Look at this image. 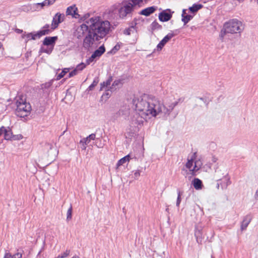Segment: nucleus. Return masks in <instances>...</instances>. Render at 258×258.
I'll return each instance as SVG.
<instances>
[{
    "label": "nucleus",
    "mask_w": 258,
    "mask_h": 258,
    "mask_svg": "<svg viewBox=\"0 0 258 258\" xmlns=\"http://www.w3.org/2000/svg\"><path fill=\"white\" fill-rule=\"evenodd\" d=\"M81 145H82V146H81V148L82 150H86V145L87 144H86L85 143H80Z\"/></svg>",
    "instance_id": "obj_53"
},
{
    "label": "nucleus",
    "mask_w": 258,
    "mask_h": 258,
    "mask_svg": "<svg viewBox=\"0 0 258 258\" xmlns=\"http://www.w3.org/2000/svg\"><path fill=\"white\" fill-rule=\"evenodd\" d=\"M140 175V172L139 170L136 171L134 173L135 178H138Z\"/></svg>",
    "instance_id": "obj_49"
},
{
    "label": "nucleus",
    "mask_w": 258,
    "mask_h": 258,
    "mask_svg": "<svg viewBox=\"0 0 258 258\" xmlns=\"http://www.w3.org/2000/svg\"><path fill=\"white\" fill-rule=\"evenodd\" d=\"M112 81V77L111 76H110L109 78L108 79V80L104 82L106 87H108V86H109L111 84V82Z\"/></svg>",
    "instance_id": "obj_43"
},
{
    "label": "nucleus",
    "mask_w": 258,
    "mask_h": 258,
    "mask_svg": "<svg viewBox=\"0 0 258 258\" xmlns=\"http://www.w3.org/2000/svg\"><path fill=\"white\" fill-rule=\"evenodd\" d=\"M88 137L89 138L90 141L94 140L95 139V137H96V135L95 134H92L88 136Z\"/></svg>",
    "instance_id": "obj_46"
},
{
    "label": "nucleus",
    "mask_w": 258,
    "mask_h": 258,
    "mask_svg": "<svg viewBox=\"0 0 258 258\" xmlns=\"http://www.w3.org/2000/svg\"><path fill=\"white\" fill-rule=\"evenodd\" d=\"M11 256V253L9 252H7L5 253L4 258H10Z\"/></svg>",
    "instance_id": "obj_51"
},
{
    "label": "nucleus",
    "mask_w": 258,
    "mask_h": 258,
    "mask_svg": "<svg viewBox=\"0 0 258 258\" xmlns=\"http://www.w3.org/2000/svg\"><path fill=\"white\" fill-rule=\"evenodd\" d=\"M254 198L256 200H258V189L256 191V192L254 195Z\"/></svg>",
    "instance_id": "obj_56"
},
{
    "label": "nucleus",
    "mask_w": 258,
    "mask_h": 258,
    "mask_svg": "<svg viewBox=\"0 0 258 258\" xmlns=\"http://www.w3.org/2000/svg\"><path fill=\"white\" fill-rule=\"evenodd\" d=\"M95 58H92V55L91 57L88 59L86 61V63L87 64H89L91 62H92Z\"/></svg>",
    "instance_id": "obj_50"
},
{
    "label": "nucleus",
    "mask_w": 258,
    "mask_h": 258,
    "mask_svg": "<svg viewBox=\"0 0 258 258\" xmlns=\"http://www.w3.org/2000/svg\"><path fill=\"white\" fill-rule=\"evenodd\" d=\"M70 252V250H66L63 253L58 256V258H65L69 255Z\"/></svg>",
    "instance_id": "obj_36"
},
{
    "label": "nucleus",
    "mask_w": 258,
    "mask_h": 258,
    "mask_svg": "<svg viewBox=\"0 0 258 258\" xmlns=\"http://www.w3.org/2000/svg\"><path fill=\"white\" fill-rule=\"evenodd\" d=\"M86 65L85 63L82 62L77 65L75 69L78 72L79 71H82L86 67Z\"/></svg>",
    "instance_id": "obj_34"
},
{
    "label": "nucleus",
    "mask_w": 258,
    "mask_h": 258,
    "mask_svg": "<svg viewBox=\"0 0 258 258\" xmlns=\"http://www.w3.org/2000/svg\"><path fill=\"white\" fill-rule=\"evenodd\" d=\"M22 37L24 38H26L27 41L30 39L35 40L37 38L36 33L33 34V33H29L26 34H23Z\"/></svg>",
    "instance_id": "obj_24"
},
{
    "label": "nucleus",
    "mask_w": 258,
    "mask_h": 258,
    "mask_svg": "<svg viewBox=\"0 0 258 258\" xmlns=\"http://www.w3.org/2000/svg\"><path fill=\"white\" fill-rule=\"evenodd\" d=\"M130 155H127L125 156V157L122 158L120 159L117 163V166L118 167L119 166L122 165L123 164L125 163L126 162H128L130 160Z\"/></svg>",
    "instance_id": "obj_22"
},
{
    "label": "nucleus",
    "mask_w": 258,
    "mask_h": 258,
    "mask_svg": "<svg viewBox=\"0 0 258 258\" xmlns=\"http://www.w3.org/2000/svg\"><path fill=\"white\" fill-rule=\"evenodd\" d=\"M53 49V47L52 48H41L40 52H44L47 54H50L51 53Z\"/></svg>",
    "instance_id": "obj_35"
},
{
    "label": "nucleus",
    "mask_w": 258,
    "mask_h": 258,
    "mask_svg": "<svg viewBox=\"0 0 258 258\" xmlns=\"http://www.w3.org/2000/svg\"><path fill=\"white\" fill-rule=\"evenodd\" d=\"M174 35L173 33H168L166 36H165L157 45V50H161L165 44L168 42L174 36Z\"/></svg>",
    "instance_id": "obj_11"
},
{
    "label": "nucleus",
    "mask_w": 258,
    "mask_h": 258,
    "mask_svg": "<svg viewBox=\"0 0 258 258\" xmlns=\"http://www.w3.org/2000/svg\"><path fill=\"white\" fill-rule=\"evenodd\" d=\"M69 71V69L68 68H65L64 69L62 72L59 74L56 78V80H59L60 79H61L62 77H64V76Z\"/></svg>",
    "instance_id": "obj_25"
},
{
    "label": "nucleus",
    "mask_w": 258,
    "mask_h": 258,
    "mask_svg": "<svg viewBox=\"0 0 258 258\" xmlns=\"http://www.w3.org/2000/svg\"><path fill=\"white\" fill-rule=\"evenodd\" d=\"M231 183L230 181V176L226 177L223 178H221L219 181L214 180L213 182V188L214 189H219L220 186L221 187V189L222 190L226 189L228 185H229Z\"/></svg>",
    "instance_id": "obj_7"
},
{
    "label": "nucleus",
    "mask_w": 258,
    "mask_h": 258,
    "mask_svg": "<svg viewBox=\"0 0 258 258\" xmlns=\"http://www.w3.org/2000/svg\"><path fill=\"white\" fill-rule=\"evenodd\" d=\"M105 51V48L104 45H102L96 49L92 54V58L100 57Z\"/></svg>",
    "instance_id": "obj_15"
},
{
    "label": "nucleus",
    "mask_w": 258,
    "mask_h": 258,
    "mask_svg": "<svg viewBox=\"0 0 258 258\" xmlns=\"http://www.w3.org/2000/svg\"><path fill=\"white\" fill-rule=\"evenodd\" d=\"M49 25L48 24H46L45 26H43V27L42 28L44 29H49Z\"/></svg>",
    "instance_id": "obj_59"
},
{
    "label": "nucleus",
    "mask_w": 258,
    "mask_h": 258,
    "mask_svg": "<svg viewBox=\"0 0 258 258\" xmlns=\"http://www.w3.org/2000/svg\"><path fill=\"white\" fill-rule=\"evenodd\" d=\"M95 40L96 37H94V35H93V33H90V31L88 30V34L85 36L83 41V47L85 49H89L90 47L92 46Z\"/></svg>",
    "instance_id": "obj_9"
},
{
    "label": "nucleus",
    "mask_w": 258,
    "mask_h": 258,
    "mask_svg": "<svg viewBox=\"0 0 258 258\" xmlns=\"http://www.w3.org/2000/svg\"><path fill=\"white\" fill-rule=\"evenodd\" d=\"M156 10V8L154 6L150 7L145 9L142 10L139 14L145 16H149L153 14Z\"/></svg>",
    "instance_id": "obj_16"
},
{
    "label": "nucleus",
    "mask_w": 258,
    "mask_h": 258,
    "mask_svg": "<svg viewBox=\"0 0 258 258\" xmlns=\"http://www.w3.org/2000/svg\"><path fill=\"white\" fill-rule=\"evenodd\" d=\"M202 7L201 4H194L192 7L189 8V10L191 13H195L201 9Z\"/></svg>",
    "instance_id": "obj_21"
},
{
    "label": "nucleus",
    "mask_w": 258,
    "mask_h": 258,
    "mask_svg": "<svg viewBox=\"0 0 258 258\" xmlns=\"http://www.w3.org/2000/svg\"><path fill=\"white\" fill-rule=\"evenodd\" d=\"M151 26L152 30L161 29L162 28V26L156 21L153 22Z\"/></svg>",
    "instance_id": "obj_26"
},
{
    "label": "nucleus",
    "mask_w": 258,
    "mask_h": 258,
    "mask_svg": "<svg viewBox=\"0 0 258 258\" xmlns=\"http://www.w3.org/2000/svg\"><path fill=\"white\" fill-rule=\"evenodd\" d=\"M52 82H47L42 85L41 87L42 89H48L52 85Z\"/></svg>",
    "instance_id": "obj_39"
},
{
    "label": "nucleus",
    "mask_w": 258,
    "mask_h": 258,
    "mask_svg": "<svg viewBox=\"0 0 258 258\" xmlns=\"http://www.w3.org/2000/svg\"><path fill=\"white\" fill-rule=\"evenodd\" d=\"M123 84V80H115L112 86L109 87V88L107 89L108 91H110L111 92H112L116 89V87H119Z\"/></svg>",
    "instance_id": "obj_18"
},
{
    "label": "nucleus",
    "mask_w": 258,
    "mask_h": 258,
    "mask_svg": "<svg viewBox=\"0 0 258 258\" xmlns=\"http://www.w3.org/2000/svg\"><path fill=\"white\" fill-rule=\"evenodd\" d=\"M65 18L63 14L57 13L53 18V20L51 24V29L53 30L58 26L59 24L62 22Z\"/></svg>",
    "instance_id": "obj_10"
},
{
    "label": "nucleus",
    "mask_w": 258,
    "mask_h": 258,
    "mask_svg": "<svg viewBox=\"0 0 258 258\" xmlns=\"http://www.w3.org/2000/svg\"><path fill=\"white\" fill-rule=\"evenodd\" d=\"M244 29V25L241 21L236 19H231L224 23L220 36L223 40L227 33H241Z\"/></svg>",
    "instance_id": "obj_3"
},
{
    "label": "nucleus",
    "mask_w": 258,
    "mask_h": 258,
    "mask_svg": "<svg viewBox=\"0 0 258 258\" xmlns=\"http://www.w3.org/2000/svg\"><path fill=\"white\" fill-rule=\"evenodd\" d=\"M4 132H5V127L2 126L0 128V136L4 134Z\"/></svg>",
    "instance_id": "obj_54"
},
{
    "label": "nucleus",
    "mask_w": 258,
    "mask_h": 258,
    "mask_svg": "<svg viewBox=\"0 0 258 258\" xmlns=\"http://www.w3.org/2000/svg\"><path fill=\"white\" fill-rule=\"evenodd\" d=\"M90 140H89V138L88 137H87V138H83L82 140H81L80 142V143H85L86 144H88L90 142Z\"/></svg>",
    "instance_id": "obj_42"
},
{
    "label": "nucleus",
    "mask_w": 258,
    "mask_h": 258,
    "mask_svg": "<svg viewBox=\"0 0 258 258\" xmlns=\"http://www.w3.org/2000/svg\"><path fill=\"white\" fill-rule=\"evenodd\" d=\"M44 6H46V2L43 1L42 3H37L34 5L33 9L35 10L39 9V8L40 7V9H42Z\"/></svg>",
    "instance_id": "obj_28"
},
{
    "label": "nucleus",
    "mask_w": 258,
    "mask_h": 258,
    "mask_svg": "<svg viewBox=\"0 0 258 258\" xmlns=\"http://www.w3.org/2000/svg\"><path fill=\"white\" fill-rule=\"evenodd\" d=\"M217 159H218L216 157H215L214 156L212 157V161L213 162H214V163L216 162L217 161Z\"/></svg>",
    "instance_id": "obj_58"
},
{
    "label": "nucleus",
    "mask_w": 258,
    "mask_h": 258,
    "mask_svg": "<svg viewBox=\"0 0 258 258\" xmlns=\"http://www.w3.org/2000/svg\"><path fill=\"white\" fill-rule=\"evenodd\" d=\"M134 0H125L121 3L114 5L110 12L112 13L117 10L118 16L121 19H124L127 16H131L137 7Z\"/></svg>",
    "instance_id": "obj_4"
},
{
    "label": "nucleus",
    "mask_w": 258,
    "mask_h": 258,
    "mask_svg": "<svg viewBox=\"0 0 258 258\" xmlns=\"http://www.w3.org/2000/svg\"><path fill=\"white\" fill-rule=\"evenodd\" d=\"M72 218V206H70L67 213V221H69Z\"/></svg>",
    "instance_id": "obj_31"
},
{
    "label": "nucleus",
    "mask_w": 258,
    "mask_h": 258,
    "mask_svg": "<svg viewBox=\"0 0 258 258\" xmlns=\"http://www.w3.org/2000/svg\"><path fill=\"white\" fill-rule=\"evenodd\" d=\"M4 138L5 140H11L13 138L12 132L11 130H7L5 127V132H4Z\"/></svg>",
    "instance_id": "obj_23"
},
{
    "label": "nucleus",
    "mask_w": 258,
    "mask_h": 258,
    "mask_svg": "<svg viewBox=\"0 0 258 258\" xmlns=\"http://www.w3.org/2000/svg\"><path fill=\"white\" fill-rule=\"evenodd\" d=\"M121 45V43H117L111 50L110 53L113 54L115 53L120 48V46Z\"/></svg>",
    "instance_id": "obj_32"
},
{
    "label": "nucleus",
    "mask_w": 258,
    "mask_h": 258,
    "mask_svg": "<svg viewBox=\"0 0 258 258\" xmlns=\"http://www.w3.org/2000/svg\"><path fill=\"white\" fill-rule=\"evenodd\" d=\"M45 2H46V6H49L52 5L50 0H45Z\"/></svg>",
    "instance_id": "obj_55"
},
{
    "label": "nucleus",
    "mask_w": 258,
    "mask_h": 258,
    "mask_svg": "<svg viewBox=\"0 0 258 258\" xmlns=\"http://www.w3.org/2000/svg\"><path fill=\"white\" fill-rule=\"evenodd\" d=\"M122 113V110H119V111H118V113L119 115H121Z\"/></svg>",
    "instance_id": "obj_60"
},
{
    "label": "nucleus",
    "mask_w": 258,
    "mask_h": 258,
    "mask_svg": "<svg viewBox=\"0 0 258 258\" xmlns=\"http://www.w3.org/2000/svg\"><path fill=\"white\" fill-rule=\"evenodd\" d=\"M57 38V36L46 37L43 41V44L46 46L51 45L53 46Z\"/></svg>",
    "instance_id": "obj_14"
},
{
    "label": "nucleus",
    "mask_w": 258,
    "mask_h": 258,
    "mask_svg": "<svg viewBox=\"0 0 258 258\" xmlns=\"http://www.w3.org/2000/svg\"><path fill=\"white\" fill-rule=\"evenodd\" d=\"M99 80L98 78H95L93 83L89 86L88 89L89 91L92 90L93 89V88H94V87H95L98 84V83H99Z\"/></svg>",
    "instance_id": "obj_27"
},
{
    "label": "nucleus",
    "mask_w": 258,
    "mask_h": 258,
    "mask_svg": "<svg viewBox=\"0 0 258 258\" xmlns=\"http://www.w3.org/2000/svg\"><path fill=\"white\" fill-rule=\"evenodd\" d=\"M181 195H182V193L180 191H178V196H177L176 204L177 207H179L180 203L181 202Z\"/></svg>",
    "instance_id": "obj_37"
},
{
    "label": "nucleus",
    "mask_w": 258,
    "mask_h": 258,
    "mask_svg": "<svg viewBox=\"0 0 258 258\" xmlns=\"http://www.w3.org/2000/svg\"><path fill=\"white\" fill-rule=\"evenodd\" d=\"M3 47V44L1 42H0V48H1Z\"/></svg>",
    "instance_id": "obj_64"
},
{
    "label": "nucleus",
    "mask_w": 258,
    "mask_h": 258,
    "mask_svg": "<svg viewBox=\"0 0 258 258\" xmlns=\"http://www.w3.org/2000/svg\"><path fill=\"white\" fill-rule=\"evenodd\" d=\"M195 235V236L197 237V240L198 242H199L198 237H199L200 235V231H196Z\"/></svg>",
    "instance_id": "obj_48"
},
{
    "label": "nucleus",
    "mask_w": 258,
    "mask_h": 258,
    "mask_svg": "<svg viewBox=\"0 0 258 258\" xmlns=\"http://www.w3.org/2000/svg\"><path fill=\"white\" fill-rule=\"evenodd\" d=\"M134 28V27H131L130 28H128L127 29H124V30L123 31L124 34L126 35H130L131 33V31Z\"/></svg>",
    "instance_id": "obj_40"
},
{
    "label": "nucleus",
    "mask_w": 258,
    "mask_h": 258,
    "mask_svg": "<svg viewBox=\"0 0 258 258\" xmlns=\"http://www.w3.org/2000/svg\"><path fill=\"white\" fill-rule=\"evenodd\" d=\"M172 15L166 11H163L159 15V19L161 22H167L170 20Z\"/></svg>",
    "instance_id": "obj_13"
},
{
    "label": "nucleus",
    "mask_w": 258,
    "mask_h": 258,
    "mask_svg": "<svg viewBox=\"0 0 258 258\" xmlns=\"http://www.w3.org/2000/svg\"><path fill=\"white\" fill-rule=\"evenodd\" d=\"M212 145H213V147H216V145L215 144V143H211V146Z\"/></svg>",
    "instance_id": "obj_63"
},
{
    "label": "nucleus",
    "mask_w": 258,
    "mask_h": 258,
    "mask_svg": "<svg viewBox=\"0 0 258 258\" xmlns=\"http://www.w3.org/2000/svg\"><path fill=\"white\" fill-rule=\"evenodd\" d=\"M88 30L96 37V41L105 37L110 29V24L108 21H103L99 17H95L86 21Z\"/></svg>",
    "instance_id": "obj_2"
},
{
    "label": "nucleus",
    "mask_w": 258,
    "mask_h": 258,
    "mask_svg": "<svg viewBox=\"0 0 258 258\" xmlns=\"http://www.w3.org/2000/svg\"><path fill=\"white\" fill-rule=\"evenodd\" d=\"M136 110L131 119V124L134 126L143 125L148 116L156 117L158 115H169L178 101H167L164 105L156 97L144 94L139 97H135L132 101Z\"/></svg>",
    "instance_id": "obj_1"
},
{
    "label": "nucleus",
    "mask_w": 258,
    "mask_h": 258,
    "mask_svg": "<svg viewBox=\"0 0 258 258\" xmlns=\"http://www.w3.org/2000/svg\"><path fill=\"white\" fill-rule=\"evenodd\" d=\"M192 16L189 15H186L185 16H183L182 18V21L184 23V24H186L191 19Z\"/></svg>",
    "instance_id": "obj_29"
},
{
    "label": "nucleus",
    "mask_w": 258,
    "mask_h": 258,
    "mask_svg": "<svg viewBox=\"0 0 258 258\" xmlns=\"http://www.w3.org/2000/svg\"><path fill=\"white\" fill-rule=\"evenodd\" d=\"M78 10H74L73 12H72V14L71 15L73 17L75 18H78L80 15L77 12Z\"/></svg>",
    "instance_id": "obj_44"
},
{
    "label": "nucleus",
    "mask_w": 258,
    "mask_h": 258,
    "mask_svg": "<svg viewBox=\"0 0 258 258\" xmlns=\"http://www.w3.org/2000/svg\"><path fill=\"white\" fill-rule=\"evenodd\" d=\"M148 0H134V3L138 7H142L144 4H146Z\"/></svg>",
    "instance_id": "obj_33"
},
{
    "label": "nucleus",
    "mask_w": 258,
    "mask_h": 258,
    "mask_svg": "<svg viewBox=\"0 0 258 258\" xmlns=\"http://www.w3.org/2000/svg\"><path fill=\"white\" fill-rule=\"evenodd\" d=\"M74 10H78V9L76 6H73L69 7L66 11V14L67 15H70L72 14V12H73Z\"/></svg>",
    "instance_id": "obj_30"
},
{
    "label": "nucleus",
    "mask_w": 258,
    "mask_h": 258,
    "mask_svg": "<svg viewBox=\"0 0 258 258\" xmlns=\"http://www.w3.org/2000/svg\"><path fill=\"white\" fill-rule=\"evenodd\" d=\"M56 0H50V2L53 4Z\"/></svg>",
    "instance_id": "obj_61"
},
{
    "label": "nucleus",
    "mask_w": 258,
    "mask_h": 258,
    "mask_svg": "<svg viewBox=\"0 0 258 258\" xmlns=\"http://www.w3.org/2000/svg\"><path fill=\"white\" fill-rule=\"evenodd\" d=\"M15 104L17 106L16 114L21 117L27 116L31 110L30 103L26 102L23 95H19L15 98Z\"/></svg>",
    "instance_id": "obj_5"
},
{
    "label": "nucleus",
    "mask_w": 258,
    "mask_h": 258,
    "mask_svg": "<svg viewBox=\"0 0 258 258\" xmlns=\"http://www.w3.org/2000/svg\"><path fill=\"white\" fill-rule=\"evenodd\" d=\"M186 10H184V9H183L182 10V15H181L182 18L183 17V16H185V15H186Z\"/></svg>",
    "instance_id": "obj_57"
},
{
    "label": "nucleus",
    "mask_w": 258,
    "mask_h": 258,
    "mask_svg": "<svg viewBox=\"0 0 258 258\" xmlns=\"http://www.w3.org/2000/svg\"><path fill=\"white\" fill-rule=\"evenodd\" d=\"M51 30H52L51 29H44L42 28V30L38 31L36 33V37H37V38H39L43 35H45L49 34L51 32Z\"/></svg>",
    "instance_id": "obj_20"
},
{
    "label": "nucleus",
    "mask_w": 258,
    "mask_h": 258,
    "mask_svg": "<svg viewBox=\"0 0 258 258\" xmlns=\"http://www.w3.org/2000/svg\"><path fill=\"white\" fill-rule=\"evenodd\" d=\"M86 30H88V26H87V24H83L77 30L75 36L78 39H81L84 35V31Z\"/></svg>",
    "instance_id": "obj_12"
},
{
    "label": "nucleus",
    "mask_w": 258,
    "mask_h": 258,
    "mask_svg": "<svg viewBox=\"0 0 258 258\" xmlns=\"http://www.w3.org/2000/svg\"><path fill=\"white\" fill-rule=\"evenodd\" d=\"M106 87V86L104 83V82L101 83L100 84V90H102L104 87Z\"/></svg>",
    "instance_id": "obj_52"
},
{
    "label": "nucleus",
    "mask_w": 258,
    "mask_h": 258,
    "mask_svg": "<svg viewBox=\"0 0 258 258\" xmlns=\"http://www.w3.org/2000/svg\"><path fill=\"white\" fill-rule=\"evenodd\" d=\"M194 159L191 158L190 159H188L187 162L186 164V167L190 172V174L192 175H196V172L198 171L201 168V163L200 161H196L195 162L194 166L192 168Z\"/></svg>",
    "instance_id": "obj_8"
},
{
    "label": "nucleus",
    "mask_w": 258,
    "mask_h": 258,
    "mask_svg": "<svg viewBox=\"0 0 258 258\" xmlns=\"http://www.w3.org/2000/svg\"><path fill=\"white\" fill-rule=\"evenodd\" d=\"M251 220V218L250 216L247 215L245 217H244L243 219V221L241 222L240 227L241 230H244L246 229L248 224L250 222Z\"/></svg>",
    "instance_id": "obj_17"
},
{
    "label": "nucleus",
    "mask_w": 258,
    "mask_h": 258,
    "mask_svg": "<svg viewBox=\"0 0 258 258\" xmlns=\"http://www.w3.org/2000/svg\"><path fill=\"white\" fill-rule=\"evenodd\" d=\"M67 132V130L63 131V132L62 133V134L59 137V140L61 141H63V139H64V135H65V134Z\"/></svg>",
    "instance_id": "obj_47"
},
{
    "label": "nucleus",
    "mask_w": 258,
    "mask_h": 258,
    "mask_svg": "<svg viewBox=\"0 0 258 258\" xmlns=\"http://www.w3.org/2000/svg\"><path fill=\"white\" fill-rule=\"evenodd\" d=\"M192 184L195 187V188L197 190H200L202 188L203 183L202 181L199 178H195L192 181Z\"/></svg>",
    "instance_id": "obj_19"
},
{
    "label": "nucleus",
    "mask_w": 258,
    "mask_h": 258,
    "mask_svg": "<svg viewBox=\"0 0 258 258\" xmlns=\"http://www.w3.org/2000/svg\"><path fill=\"white\" fill-rule=\"evenodd\" d=\"M90 16V14L89 13H87V14H85L83 17H82L81 18V20H83V21H85L87 19H88Z\"/></svg>",
    "instance_id": "obj_45"
},
{
    "label": "nucleus",
    "mask_w": 258,
    "mask_h": 258,
    "mask_svg": "<svg viewBox=\"0 0 258 258\" xmlns=\"http://www.w3.org/2000/svg\"><path fill=\"white\" fill-rule=\"evenodd\" d=\"M214 172L213 173V179L214 180L219 181L221 178L229 176L228 173L224 168L220 167L218 165L214 166Z\"/></svg>",
    "instance_id": "obj_6"
},
{
    "label": "nucleus",
    "mask_w": 258,
    "mask_h": 258,
    "mask_svg": "<svg viewBox=\"0 0 258 258\" xmlns=\"http://www.w3.org/2000/svg\"><path fill=\"white\" fill-rule=\"evenodd\" d=\"M17 31L18 33H21L23 31L22 30H20V29H17Z\"/></svg>",
    "instance_id": "obj_62"
},
{
    "label": "nucleus",
    "mask_w": 258,
    "mask_h": 258,
    "mask_svg": "<svg viewBox=\"0 0 258 258\" xmlns=\"http://www.w3.org/2000/svg\"><path fill=\"white\" fill-rule=\"evenodd\" d=\"M10 258H22V253L19 252H18L13 255L11 253Z\"/></svg>",
    "instance_id": "obj_38"
},
{
    "label": "nucleus",
    "mask_w": 258,
    "mask_h": 258,
    "mask_svg": "<svg viewBox=\"0 0 258 258\" xmlns=\"http://www.w3.org/2000/svg\"><path fill=\"white\" fill-rule=\"evenodd\" d=\"M78 72L77 71V70L75 69L73 71L71 72L69 74V78H71L74 76H76L77 75Z\"/></svg>",
    "instance_id": "obj_41"
}]
</instances>
